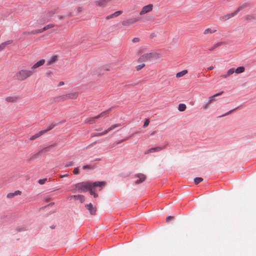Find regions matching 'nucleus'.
<instances>
[{"mask_svg":"<svg viewBox=\"0 0 256 256\" xmlns=\"http://www.w3.org/2000/svg\"><path fill=\"white\" fill-rule=\"evenodd\" d=\"M45 60L42 59L32 65L29 70L25 68L20 69L16 73L14 76L15 80L18 81L25 80L32 76L36 72V69L43 66Z\"/></svg>","mask_w":256,"mask_h":256,"instance_id":"obj_1","label":"nucleus"},{"mask_svg":"<svg viewBox=\"0 0 256 256\" xmlns=\"http://www.w3.org/2000/svg\"><path fill=\"white\" fill-rule=\"evenodd\" d=\"M106 186L104 182H87L85 184H78L76 188L80 192H86L89 190L90 194L93 195L94 198L98 196V194L94 192L95 187H100V190L102 187Z\"/></svg>","mask_w":256,"mask_h":256,"instance_id":"obj_2","label":"nucleus"},{"mask_svg":"<svg viewBox=\"0 0 256 256\" xmlns=\"http://www.w3.org/2000/svg\"><path fill=\"white\" fill-rule=\"evenodd\" d=\"M159 58L158 54L155 52H150L142 54L140 58L141 61H148L152 59H156Z\"/></svg>","mask_w":256,"mask_h":256,"instance_id":"obj_3","label":"nucleus"},{"mask_svg":"<svg viewBox=\"0 0 256 256\" xmlns=\"http://www.w3.org/2000/svg\"><path fill=\"white\" fill-rule=\"evenodd\" d=\"M78 96L77 92H72L62 95L58 98L60 101H65L70 99H76Z\"/></svg>","mask_w":256,"mask_h":256,"instance_id":"obj_4","label":"nucleus"},{"mask_svg":"<svg viewBox=\"0 0 256 256\" xmlns=\"http://www.w3.org/2000/svg\"><path fill=\"white\" fill-rule=\"evenodd\" d=\"M154 8V5L152 4H148L146 6H143L139 14L140 16H143L147 13L151 12Z\"/></svg>","mask_w":256,"mask_h":256,"instance_id":"obj_5","label":"nucleus"},{"mask_svg":"<svg viewBox=\"0 0 256 256\" xmlns=\"http://www.w3.org/2000/svg\"><path fill=\"white\" fill-rule=\"evenodd\" d=\"M138 18H129L127 20H125L122 22V24L124 26H128L138 21Z\"/></svg>","mask_w":256,"mask_h":256,"instance_id":"obj_6","label":"nucleus"},{"mask_svg":"<svg viewBox=\"0 0 256 256\" xmlns=\"http://www.w3.org/2000/svg\"><path fill=\"white\" fill-rule=\"evenodd\" d=\"M120 126V124H113V125L111 126L110 128H108L107 130H106L104 131L103 132H102L101 133H98V134H92V136H102V135L106 134L108 132H110L111 130H114L116 128Z\"/></svg>","mask_w":256,"mask_h":256,"instance_id":"obj_7","label":"nucleus"},{"mask_svg":"<svg viewBox=\"0 0 256 256\" xmlns=\"http://www.w3.org/2000/svg\"><path fill=\"white\" fill-rule=\"evenodd\" d=\"M236 16V12H232L230 14H228L224 16H221L220 17L219 20L220 22H226L228 20Z\"/></svg>","mask_w":256,"mask_h":256,"instance_id":"obj_8","label":"nucleus"},{"mask_svg":"<svg viewBox=\"0 0 256 256\" xmlns=\"http://www.w3.org/2000/svg\"><path fill=\"white\" fill-rule=\"evenodd\" d=\"M137 180L135 181L136 184H138L144 182L146 179V176L142 174H138L135 175Z\"/></svg>","mask_w":256,"mask_h":256,"instance_id":"obj_9","label":"nucleus"},{"mask_svg":"<svg viewBox=\"0 0 256 256\" xmlns=\"http://www.w3.org/2000/svg\"><path fill=\"white\" fill-rule=\"evenodd\" d=\"M20 100V98L18 96H10L6 98L5 100L8 102H16Z\"/></svg>","mask_w":256,"mask_h":256,"instance_id":"obj_10","label":"nucleus"},{"mask_svg":"<svg viewBox=\"0 0 256 256\" xmlns=\"http://www.w3.org/2000/svg\"><path fill=\"white\" fill-rule=\"evenodd\" d=\"M86 208L88 210L91 214H94L96 211V208L92 204H89L86 206Z\"/></svg>","mask_w":256,"mask_h":256,"instance_id":"obj_11","label":"nucleus"},{"mask_svg":"<svg viewBox=\"0 0 256 256\" xmlns=\"http://www.w3.org/2000/svg\"><path fill=\"white\" fill-rule=\"evenodd\" d=\"M222 93H223V92H220L218 93H216V94H214L213 96H210L208 98V103L211 104L212 102L216 101L217 100L216 97L219 96H220Z\"/></svg>","mask_w":256,"mask_h":256,"instance_id":"obj_12","label":"nucleus"},{"mask_svg":"<svg viewBox=\"0 0 256 256\" xmlns=\"http://www.w3.org/2000/svg\"><path fill=\"white\" fill-rule=\"evenodd\" d=\"M110 0H98L94 2L98 6H105Z\"/></svg>","mask_w":256,"mask_h":256,"instance_id":"obj_13","label":"nucleus"},{"mask_svg":"<svg viewBox=\"0 0 256 256\" xmlns=\"http://www.w3.org/2000/svg\"><path fill=\"white\" fill-rule=\"evenodd\" d=\"M248 6V4L247 3H244L240 6L234 12H236V16L238 14V12L242 10L244 8H246Z\"/></svg>","mask_w":256,"mask_h":256,"instance_id":"obj_14","label":"nucleus"},{"mask_svg":"<svg viewBox=\"0 0 256 256\" xmlns=\"http://www.w3.org/2000/svg\"><path fill=\"white\" fill-rule=\"evenodd\" d=\"M12 42V40H9L0 44V52L7 45L11 44Z\"/></svg>","mask_w":256,"mask_h":256,"instance_id":"obj_15","label":"nucleus"},{"mask_svg":"<svg viewBox=\"0 0 256 256\" xmlns=\"http://www.w3.org/2000/svg\"><path fill=\"white\" fill-rule=\"evenodd\" d=\"M12 42V40H9L0 44V52L7 45L11 44Z\"/></svg>","mask_w":256,"mask_h":256,"instance_id":"obj_16","label":"nucleus"},{"mask_svg":"<svg viewBox=\"0 0 256 256\" xmlns=\"http://www.w3.org/2000/svg\"><path fill=\"white\" fill-rule=\"evenodd\" d=\"M12 42V40H9L0 44V52L7 45L11 44Z\"/></svg>","mask_w":256,"mask_h":256,"instance_id":"obj_17","label":"nucleus"},{"mask_svg":"<svg viewBox=\"0 0 256 256\" xmlns=\"http://www.w3.org/2000/svg\"><path fill=\"white\" fill-rule=\"evenodd\" d=\"M12 42V40H9L0 44V52L7 45L11 44Z\"/></svg>","mask_w":256,"mask_h":256,"instance_id":"obj_18","label":"nucleus"},{"mask_svg":"<svg viewBox=\"0 0 256 256\" xmlns=\"http://www.w3.org/2000/svg\"><path fill=\"white\" fill-rule=\"evenodd\" d=\"M12 42V40H9L0 44V52L7 45L11 44Z\"/></svg>","mask_w":256,"mask_h":256,"instance_id":"obj_19","label":"nucleus"},{"mask_svg":"<svg viewBox=\"0 0 256 256\" xmlns=\"http://www.w3.org/2000/svg\"><path fill=\"white\" fill-rule=\"evenodd\" d=\"M12 42V40H9L0 44V52L7 45L11 44Z\"/></svg>","mask_w":256,"mask_h":256,"instance_id":"obj_20","label":"nucleus"},{"mask_svg":"<svg viewBox=\"0 0 256 256\" xmlns=\"http://www.w3.org/2000/svg\"><path fill=\"white\" fill-rule=\"evenodd\" d=\"M96 119H98V118H97V116L90 118H88L86 119L85 123L89 124H94L96 122Z\"/></svg>","mask_w":256,"mask_h":256,"instance_id":"obj_21","label":"nucleus"},{"mask_svg":"<svg viewBox=\"0 0 256 256\" xmlns=\"http://www.w3.org/2000/svg\"><path fill=\"white\" fill-rule=\"evenodd\" d=\"M223 44L222 42H218L214 44L212 46L208 48V50L210 51H212L215 50L216 48H218L221 46Z\"/></svg>","mask_w":256,"mask_h":256,"instance_id":"obj_22","label":"nucleus"},{"mask_svg":"<svg viewBox=\"0 0 256 256\" xmlns=\"http://www.w3.org/2000/svg\"><path fill=\"white\" fill-rule=\"evenodd\" d=\"M69 198H74L75 200H79L80 201V202L82 203L83 202L84 200V198L82 195H74V196H70Z\"/></svg>","mask_w":256,"mask_h":256,"instance_id":"obj_23","label":"nucleus"},{"mask_svg":"<svg viewBox=\"0 0 256 256\" xmlns=\"http://www.w3.org/2000/svg\"><path fill=\"white\" fill-rule=\"evenodd\" d=\"M44 134V132L42 130L36 132V134H35L34 135H33L32 136H30V140H32L40 136H42V134Z\"/></svg>","mask_w":256,"mask_h":256,"instance_id":"obj_24","label":"nucleus"},{"mask_svg":"<svg viewBox=\"0 0 256 256\" xmlns=\"http://www.w3.org/2000/svg\"><path fill=\"white\" fill-rule=\"evenodd\" d=\"M216 32V28H206L204 32V35L210 34H213Z\"/></svg>","mask_w":256,"mask_h":256,"instance_id":"obj_25","label":"nucleus"},{"mask_svg":"<svg viewBox=\"0 0 256 256\" xmlns=\"http://www.w3.org/2000/svg\"><path fill=\"white\" fill-rule=\"evenodd\" d=\"M162 148H161L158 146H156V147L154 148H150L149 150H148L147 151H146L145 152V154H148V153H150V152H158Z\"/></svg>","mask_w":256,"mask_h":256,"instance_id":"obj_26","label":"nucleus"},{"mask_svg":"<svg viewBox=\"0 0 256 256\" xmlns=\"http://www.w3.org/2000/svg\"><path fill=\"white\" fill-rule=\"evenodd\" d=\"M58 60V56H54L50 58L48 62V64L50 65L55 63Z\"/></svg>","mask_w":256,"mask_h":256,"instance_id":"obj_27","label":"nucleus"},{"mask_svg":"<svg viewBox=\"0 0 256 256\" xmlns=\"http://www.w3.org/2000/svg\"><path fill=\"white\" fill-rule=\"evenodd\" d=\"M188 73V70H183L180 72H178L176 74V76L177 78H180V77H182V76H184V75H185L186 74Z\"/></svg>","mask_w":256,"mask_h":256,"instance_id":"obj_28","label":"nucleus"},{"mask_svg":"<svg viewBox=\"0 0 256 256\" xmlns=\"http://www.w3.org/2000/svg\"><path fill=\"white\" fill-rule=\"evenodd\" d=\"M186 105L184 104H180L178 105V110L180 112H184L186 109Z\"/></svg>","mask_w":256,"mask_h":256,"instance_id":"obj_29","label":"nucleus"},{"mask_svg":"<svg viewBox=\"0 0 256 256\" xmlns=\"http://www.w3.org/2000/svg\"><path fill=\"white\" fill-rule=\"evenodd\" d=\"M236 74H240L244 71V66H240L234 70Z\"/></svg>","mask_w":256,"mask_h":256,"instance_id":"obj_30","label":"nucleus"},{"mask_svg":"<svg viewBox=\"0 0 256 256\" xmlns=\"http://www.w3.org/2000/svg\"><path fill=\"white\" fill-rule=\"evenodd\" d=\"M56 126V125L55 124H52L48 126V127L46 129L42 130V131L44 132V134L46 132H47L52 130Z\"/></svg>","mask_w":256,"mask_h":256,"instance_id":"obj_31","label":"nucleus"},{"mask_svg":"<svg viewBox=\"0 0 256 256\" xmlns=\"http://www.w3.org/2000/svg\"><path fill=\"white\" fill-rule=\"evenodd\" d=\"M108 110H106L104 112H101L100 114L96 116L97 118H100L101 117H103L104 116H108Z\"/></svg>","mask_w":256,"mask_h":256,"instance_id":"obj_32","label":"nucleus"},{"mask_svg":"<svg viewBox=\"0 0 256 256\" xmlns=\"http://www.w3.org/2000/svg\"><path fill=\"white\" fill-rule=\"evenodd\" d=\"M255 18L254 16L252 15L248 14L244 16V19L246 20H250Z\"/></svg>","mask_w":256,"mask_h":256,"instance_id":"obj_33","label":"nucleus"},{"mask_svg":"<svg viewBox=\"0 0 256 256\" xmlns=\"http://www.w3.org/2000/svg\"><path fill=\"white\" fill-rule=\"evenodd\" d=\"M203 179L202 178H196L194 180V183L197 184L202 182Z\"/></svg>","mask_w":256,"mask_h":256,"instance_id":"obj_34","label":"nucleus"},{"mask_svg":"<svg viewBox=\"0 0 256 256\" xmlns=\"http://www.w3.org/2000/svg\"><path fill=\"white\" fill-rule=\"evenodd\" d=\"M210 103H208V102L205 104H204L203 106L204 109L208 110V108H209L210 107Z\"/></svg>","mask_w":256,"mask_h":256,"instance_id":"obj_35","label":"nucleus"},{"mask_svg":"<svg viewBox=\"0 0 256 256\" xmlns=\"http://www.w3.org/2000/svg\"><path fill=\"white\" fill-rule=\"evenodd\" d=\"M235 72L234 69V68H230L227 71V75L230 76L233 74Z\"/></svg>","mask_w":256,"mask_h":256,"instance_id":"obj_36","label":"nucleus"},{"mask_svg":"<svg viewBox=\"0 0 256 256\" xmlns=\"http://www.w3.org/2000/svg\"><path fill=\"white\" fill-rule=\"evenodd\" d=\"M83 169H90V170H93L94 168V166L91 165H86L84 166H82Z\"/></svg>","mask_w":256,"mask_h":256,"instance_id":"obj_37","label":"nucleus"},{"mask_svg":"<svg viewBox=\"0 0 256 256\" xmlns=\"http://www.w3.org/2000/svg\"><path fill=\"white\" fill-rule=\"evenodd\" d=\"M46 178L40 179L38 180V182L40 184H43L46 182Z\"/></svg>","mask_w":256,"mask_h":256,"instance_id":"obj_38","label":"nucleus"},{"mask_svg":"<svg viewBox=\"0 0 256 256\" xmlns=\"http://www.w3.org/2000/svg\"><path fill=\"white\" fill-rule=\"evenodd\" d=\"M122 12L121 11V10H118V11H116V12H114V16H115V17H117L119 15H120V14H122Z\"/></svg>","mask_w":256,"mask_h":256,"instance_id":"obj_39","label":"nucleus"},{"mask_svg":"<svg viewBox=\"0 0 256 256\" xmlns=\"http://www.w3.org/2000/svg\"><path fill=\"white\" fill-rule=\"evenodd\" d=\"M145 64H144L138 65L136 66V68L137 70H141L142 68L144 66Z\"/></svg>","mask_w":256,"mask_h":256,"instance_id":"obj_40","label":"nucleus"},{"mask_svg":"<svg viewBox=\"0 0 256 256\" xmlns=\"http://www.w3.org/2000/svg\"><path fill=\"white\" fill-rule=\"evenodd\" d=\"M236 108H234V109H232V110H229L228 112H226V113H225V114H222V116H219L218 117H219V118H220V117L224 116H226V115L228 114H230L232 111H233L234 110H236Z\"/></svg>","mask_w":256,"mask_h":256,"instance_id":"obj_41","label":"nucleus"},{"mask_svg":"<svg viewBox=\"0 0 256 256\" xmlns=\"http://www.w3.org/2000/svg\"><path fill=\"white\" fill-rule=\"evenodd\" d=\"M73 173L74 174H79L80 170H79V168H78V167L74 168V170L73 171Z\"/></svg>","mask_w":256,"mask_h":256,"instance_id":"obj_42","label":"nucleus"},{"mask_svg":"<svg viewBox=\"0 0 256 256\" xmlns=\"http://www.w3.org/2000/svg\"><path fill=\"white\" fill-rule=\"evenodd\" d=\"M30 34H37L38 33H40V31H39V29H38V30H33L30 32Z\"/></svg>","mask_w":256,"mask_h":256,"instance_id":"obj_43","label":"nucleus"},{"mask_svg":"<svg viewBox=\"0 0 256 256\" xmlns=\"http://www.w3.org/2000/svg\"><path fill=\"white\" fill-rule=\"evenodd\" d=\"M115 18V16H114V14H112L106 16V19L109 20L110 18Z\"/></svg>","mask_w":256,"mask_h":256,"instance_id":"obj_44","label":"nucleus"},{"mask_svg":"<svg viewBox=\"0 0 256 256\" xmlns=\"http://www.w3.org/2000/svg\"><path fill=\"white\" fill-rule=\"evenodd\" d=\"M140 39L138 38H134L132 40V42L134 43L138 42H140Z\"/></svg>","mask_w":256,"mask_h":256,"instance_id":"obj_45","label":"nucleus"},{"mask_svg":"<svg viewBox=\"0 0 256 256\" xmlns=\"http://www.w3.org/2000/svg\"><path fill=\"white\" fill-rule=\"evenodd\" d=\"M13 193H14V196H18V195H20L22 194V192H21V191L18 190L15 191Z\"/></svg>","mask_w":256,"mask_h":256,"instance_id":"obj_46","label":"nucleus"},{"mask_svg":"<svg viewBox=\"0 0 256 256\" xmlns=\"http://www.w3.org/2000/svg\"><path fill=\"white\" fill-rule=\"evenodd\" d=\"M46 26L47 29L48 30L49 28H54V24H47Z\"/></svg>","mask_w":256,"mask_h":256,"instance_id":"obj_47","label":"nucleus"},{"mask_svg":"<svg viewBox=\"0 0 256 256\" xmlns=\"http://www.w3.org/2000/svg\"><path fill=\"white\" fill-rule=\"evenodd\" d=\"M149 123H150V121L148 120H146L144 122L143 126L144 128H146V126H147L148 125Z\"/></svg>","mask_w":256,"mask_h":256,"instance_id":"obj_48","label":"nucleus"},{"mask_svg":"<svg viewBox=\"0 0 256 256\" xmlns=\"http://www.w3.org/2000/svg\"><path fill=\"white\" fill-rule=\"evenodd\" d=\"M14 196V195L13 192L9 193L7 195L8 198H12Z\"/></svg>","mask_w":256,"mask_h":256,"instance_id":"obj_49","label":"nucleus"},{"mask_svg":"<svg viewBox=\"0 0 256 256\" xmlns=\"http://www.w3.org/2000/svg\"><path fill=\"white\" fill-rule=\"evenodd\" d=\"M73 162H70L68 163H67L66 165H65V166L66 167H69V166H73Z\"/></svg>","mask_w":256,"mask_h":256,"instance_id":"obj_50","label":"nucleus"},{"mask_svg":"<svg viewBox=\"0 0 256 256\" xmlns=\"http://www.w3.org/2000/svg\"><path fill=\"white\" fill-rule=\"evenodd\" d=\"M47 28H46V26H44L43 28H41V29H39V31H40V33L44 32V31L47 30Z\"/></svg>","mask_w":256,"mask_h":256,"instance_id":"obj_51","label":"nucleus"},{"mask_svg":"<svg viewBox=\"0 0 256 256\" xmlns=\"http://www.w3.org/2000/svg\"><path fill=\"white\" fill-rule=\"evenodd\" d=\"M47 28H46V26H44L43 28H41V29H39V31H40V33L44 32V31L47 30Z\"/></svg>","mask_w":256,"mask_h":256,"instance_id":"obj_52","label":"nucleus"},{"mask_svg":"<svg viewBox=\"0 0 256 256\" xmlns=\"http://www.w3.org/2000/svg\"><path fill=\"white\" fill-rule=\"evenodd\" d=\"M47 28H46V26H44L43 28H41V29H39V31H40V33L44 32V31L47 30Z\"/></svg>","mask_w":256,"mask_h":256,"instance_id":"obj_53","label":"nucleus"},{"mask_svg":"<svg viewBox=\"0 0 256 256\" xmlns=\"http://www.w3.org/2000/svg\"><path fill=\"white\" fill-rule=\"evenodd\" d=\"M48 150H49V147H46L44 148L43 150H42L40 152H48Z\"/></svg>","mask_w":256,"mask_h":256,"instance_id":"obj_54","label":"nucleus"},{"mask_svg":"<svg viewBox=\"0 0 256 256\" xmlns=\"http://www.w3.org/2000/svg\"><path fill=\"white\" fill-rule=\"evenodd\" d=\"M54 14V12L52 11L51 12H48L47 15L48 17H50Z\"/></svg>","mask_w":256,"mask_h":256,"instance_id":"obj_55","label":"nucleus"},{"mask_svg":"<svg viewBox=\"0 0 256 256\" xmlns=\"http://www.w3.org/2000/svg\"><path fill=\"white\" fill-rule=\"evenodd\" d=\"M174 219V216H168L167 218H166V222H168L169 220H172Z\"/></svg>","mask_w":256,"mask_h":256,"instance_id":"obj_56","label":"nucleus"},{"mask_svg":"<svg viewBox=\"0 0 256 256\" xmlns=\"http://www.w3.org/2000/svg\"><path fill=\"white\" fill-rule=\"evenodd\" d=\"M228 76H230L227 75V73L226 74H224L221 75V77L224 78H227Z\"/></svg>","mask_w":256,"mask_h":256,"instance_id":"obj_57","label":"nucleus"},{"mask_svg":"<svg viewBox=\"0 0 256 256\" xmlns=\"http://www.w3.org/2000/svg\"><path fill=\"white\" fill-rule=\"evenodd\" d=\"M30 34V32H24L23 33H22V34L23 35H26V34Z\"/></svg>","mask_w":256,"mask_h":256,"instance_id":"obj_58","label":"nucleus"},{"mask_svg":"<svg viewBox=\"0 0 256 256\" xmlns=\"http://www.w3.org/2000/svg\"><path fill=\"white\" fill-rule=\"evenodd\" d=\"M64 84V82H60L59 84H58V86H60Z\"/></svg>","mask_w":256,"mask_h":256,"instance_id":"obj_59","label":"nucleus"},{"mask_svg":"<svg viewBox=\"0 0 256 256\" xmlns=\"http://www.w3.org/2000/svg\"><path fill=\"white\" fill-rule=\"evenodd\" d=\"M77 11L78 12H80L82 11V8L81 7L78 8Z\"/></svg>","mask_w":256,"mask_h":256,"instance_id":"obj_60","label":"nucleus"},{"mask_svg":"<svg viewBox=\"0 0 256 256\" xmlns=\"http://www.w3.org/2000/svg\"><path fill=\"white\" fill-rule=\"evenodd\" d=\"M213 68H214V66H210V67H208V70H212Z\"/></svg>","mask_w":256,"mask_h":256,"instance_id":"obj_61","label":"nucleus"},{"mask_svg":"<svg viewBox=\"0 0 256 256\" xmlns=\"http://www.w3.org/2000/svg\"><path fill=\"white\" fill-rule=\"evenodd\" d=\"M156 132V130L154 131L153 132H152L150 134V136H153Z\"/></svg>","mask_w":256,"mask_h":256,"instance_id":"obj_62","label":"nucleus"},{"mask_svg":"<svg viewBox=\"0 0 256 256\" xmlns=\"http://www.w3.org/2000/svg\"><path fill=\"white\" fill-rule=\"evenodd\" d=\"M58 18L60 19H62V18H64V17L62 16H58Z\"/></svg>","mask_w":256,"mask_h":256,"instance_id":"obj_63","label":"nucleus"},{"mask_svg":"<svg viewBox=\"0 0 256 256\" xmlns=\"http://www.w3.org/2000/svg\"><path fill=\"white\" fill-rule=\"evenodd\" d=\"M68 176L67 174H66V175H64V176H61V177L63 178V177H64V176Z\"/></svg>","mask_w":256,"mask_h":256,"instance_id":"obj_64","label":"nucleus"}]
</instances>
